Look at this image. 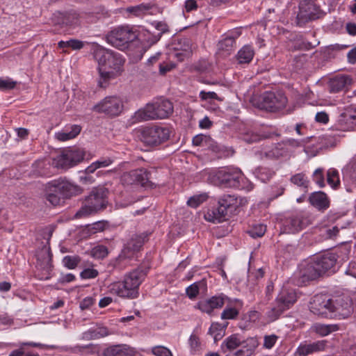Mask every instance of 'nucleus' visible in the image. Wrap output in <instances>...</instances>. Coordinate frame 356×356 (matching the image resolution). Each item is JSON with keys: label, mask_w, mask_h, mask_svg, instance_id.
Here are the masks:
<instances>
[{"label": "nucleus", "mask_w": 356, "mask_h": 356, "mask_svg": "<svg viewBox=\"0 0 356 356\" xmlns=\"http://www.w3.org/2000/svg\"><path fill=\"white\" fill-rule=\"evenodd\" d=\"M38 265H40L41 268L49 269L51 262V255L47 250H42L37 254Z\"/></svg>", "instance_id": "e433bc0d"}, {"label": "nucleus", "mask_w": 356, "mask_h": 356, "mask_svg": "<svg viewBox=\"0 0 356 356\" xmlns=\"http://www.w3.org/2000/svg\"><path fill=\"white\" fill-rule=\"evenodd\" d=\"M85 156L83 149L73 147L65 149L54 159V164L63 169L71 168L81 162Z\"/></svg>", "instance_id": "9d476101"}, {"label": "nucleus", "mask_w": 356, "mask_h": 356, "mask_svg": "<svg viewBox=\"0 0 356 356\" xmlns=\"http://www.w3.org/2000/svg\"><path fill=\"white\" fill-rule=\"evenodd\" d=\"M242 172L238 168H225L209 173L208 180L213 185L236 188L240 185Z\"/></svg>", "instance_id": "39448f33"}, {"label": "nucleus", "mask_w": 356, "mask_h": 356, "mask_svg": "<svg viewBox=\"0 0 356 356\" xmlns=\"http://www.w3.org/2000/svg\"><path fill=\"white\" fill-rule=\"evenodd\" d=\"M254 348V344L250 348L243 346L241 349L235 351L234 353H228L226 356H250L253 353Z\"/></svg>", "instance_id": "864d4df0"}, {"label": "nucleus", "mask_w": 356, "mask_h": 356, "mask_svg": "<svg viewBox=\"0 0 356 356\" xmlns=\"http://www.w3.org/2000/svg\"><path fill=\"white\" fill-rule=\"evenodd\" d=\"M138 38L137 33L129 26H122L111 31L107 35L108 42L120 49L128 47L130 42H134Z\"/></svg>", "instance_id": "1a4fd4ad"}, {"label": "nucleus", "mask_w": 356, "mask_h": 356, "mask_svg": "<svg viewBox=\"0 0 356 356\" xmlns=\"http://www.w3.org/2000/svg\"><path fill=\"white\" fill-rule=\"evenodd\" d=\"M174 111L171 102L168 99H159L152 104H148L143 109L138 110L134 114L138 121H147L168 118Z\"/></svg>", "instance_id": "20e7f679"}, {"label": "nucleus", "mask_w": 356, "mask_h": 356, "mask_svg": "<svg viewBox=\"0 0 356 356\" xmlns=\"http://www.w3.org/2000/svg\"><path fill=\"white\" fill-rule=\"evenodd\" d=\"M108 329L105 327H98L94 330H89L85 334L86 337L90 339H99L108 335Z\"/></svg>", "instance_id": "79ce46f5"}, {"label": "nucleus", "mask_w": 356, "mask_h": 356, "mask_svg": "<svg viewBox=\"0 0 356 356\" xmlns=\"http://www.w3.org/2000/svg\"><path fill=\"white\" fill-rule=\"evenodd\" d=\"M315 6L311 0H303L300 3L297 19L299 22L312 20L315 18Z\"/></svg>", "instance_id": "412c9836"}, {"label": "nucleus", "mask_w": 356, "mask_h": 356, "mask_svg": "<svg viewBox=\"0 0 356 356\" xmlns=\"http://www.w3.org/2000/svg\"><path fill=\"white\" fill-rule=\"evenodd\" d=\"M58 45L60 49L71 48L73 50H79L84 47V42L79 40L72 39L67 41H60Z\"/></svg>", "instance_id": "58836bf2"}, {"label": "nucleus", "mask_w": 356, "mask_h": 356, "mask_svg": "<svg viewBox=\"0 0 356 356\" xmlns=\"http://www.w3.org/2000/svg\"><path fill=\"white\" fill-rule=\"evenodd\" d=\"M337 330L338 326L337 325L315 323L312 327V330L321 337L327 336Z\"/></svg>", "instance_id": "c9c22d12"}, {"label": "nucleus", "mask_w": 356, "mask_h": 356, "mask_svg": "<svg viewBox=\"0 0 356 356\" xmlns=\"http://www.w3.org/2000/svg\"><path fill=\"white\" fill-rule=\"evenodd\" d=\"M313 177H314V181L316 182V184L320 187H323L325 186L324 177H323L322 169H321V168L316 169L314 172Z\"/></svg>", "instance_id": "680f3d73"}, {"label": "nucleus", "mask_w": 356, "mask_h": 356, "mask_svg": "<svg viewBox=\"0 0 356 356\" xmlns=\"http://www.w3.org/2000/svg\"><path fill=\"white\" fill-rule=\"evenodd\" d=\"M99 272L97 270L94 268H86L84 269L80 274L82 279H92L97 277Z\"/></svg>", "instance_id": "4d7b16f0"}, {"label": "nucleus", "mask_w": 356, "mask_h": 356, "mask_svg": "<svg viewBox=\"0 0 356 356\" xmlns=\"http://www.w3.org/2000/svg\"><path fill=\"white\" fill-rule=\"evenodd\" d=\"M196 307L201 310L202 312L211 314L212 310V306H211L208 300L200 301Z\"/></svg>", "instance_id": "052dcab7"}, {"label": "nucleus", "mask_w": 356, "mask_h": 356, "mask_svg": "<svg viewBox=\"0 0 356 356\" xmlns=\"http://www.w3.org/2000/svg\"><path fill=\"white\" fill-rule=\"evenodd\" d=\"M326 340H320L311 343H301L296 351V356H307L308 355L323 351L327 345Z\"/></svg>", "instance_id": "f3484780"}, {"label": "nucleus", "mask_w": 356, "mask_h": 356, "mask_svg": "<svg viewBox=\"0 0 356 356\" xmlns=\"http://www.w3.org/2000/svg\"><path fill=\"white\" fill-rule=\"evenodd\" d=\"M352 79L348 75H337L329 81L331 92H339L348 88L352 84Z\"/></svg>", "instance_id": "aec40b11"}, {"label": "nucleus", "mask_w": 356, "mask_h": 356, "mask_svg": "<svg viewBox=\"0 0 356 356\" xmlns=\"http://www.w3.org/2000/svg\"><path fill=\"white\" fill-rule=\"evenodd\" d=\"M321 275V270L314 260L307 263L300 270V276L302 278V282L314 280Z\"/></svg>", "instance_id": "6ab92c4d"}, {"label": "nucleus", "mask_w": 356, "mask_h": 356, "mask_svg": "<svg viewBox=\"0 0 356 356\" xmlns=\"http://www.w3.org/2000/svg\"><path fill=\"white\" fill-rule=\"evenodd\" d=\"M278 339L275 334L265 335L264 337V347L266 349H270L275 345Z\"/></svg>", "instance_id": "5fc2aeb1"}, {"label": "nucleus", "mask_w": 356, "mask_h": 356, "mask_svg": "<svg viewBox=\"0 0 356 356\" xmlns=\"http://www.w3.org/2000/svg\"><path fill=\"white\" fill-rule=\"evenodd\" d=\"M176 47L179 52L175 56L180 60H184L186 58H188L192 54V42L188 38H184L179 40Z\"/></svg>", "instance_id": "bb28decb"}, {"label": "nucleus", "mask_w": 356, "mask_h": 356, "mask_svg": "<svg viewBox=\"0 0 356 356\" xmlns=\"http://www.w3.org/2000/svg\"><path fill=\"white\" fill-rule=\"evenodd\" d=\"M147 273L141 268H136L124 276L122 281L111 283L109 291L111 294L124 298L134 299L138 296L139 286L146 277Z\"/></svg>", "instance_id": "f03ea898"}, {"label": "nucleus", "mask_w": 356, "mask_h": 356, "mask_svg": "<svg viewBox=\"0 0 356 356\" xmlns=\"http://www.w3.org/2000/svg\"><path fill=\"white\" fill-rule=\"evenodd\" d=\"M309 224L307 217L301 215L292 216L286 220L284 222V232L296 233L305 228Z\"/></svg>", "instance_id": "dca6fc26"}, {"label": "nucleus", "mask_w": 356, "mask_h": 356, "mask_svg": "<svg viewBox=\"0 0 356 356\" xmlns=\"http://www.w3.org/2000/svg\"><path fill=\"white\" fill-rule=\"evenodd\" d=\"M19 348L13 350L9 356H39L36 353L28 350V347L43 348L44 346L40 343L22 342L19 343Z\"/></svg>", "instance_id": "393cba45"}, {"label": "nucleus", "mask_w": 356, "mask_h": 356, "mask_svg": "<svg viewBox=\"0 0 356 356\" xmlns=\"http://www.w3.org/2000/svg\"><path fill=\"white\" fill-rule=\"evenodd\" d=\"M94 12H83L78 13L74 10L66 13L63 18V24L68 26H76L80 24L82 19H88L89 17L93 16Z\"/></svg>", "instance_id": "4be33fe9"}, {"label": "nucleus", "mask_w": 356, "mask_h": 356, "mask_svg": "<svg viewBox=\"0 0 356 356\" xmlns=\"http://www.w3.org/2000/svg\"><path fill=\"white\" fill-rule=\"evenodd\" d=\"M108 254V248L103 245H98L94 247L90 252L91 256L98 259H102L105 258Z\"/></svg>", "instance_id": "a18cd8bd"}, {"label": "nucleus", "mask_w": 356, "mask_h": 356, "mask_svg": "<svg viewBox=\"0 0 356 356\" xmlns=\"http://www.w3.org/2000/svg\"><path fill=\"white\" fill-rule=\"evenodd\" d=\"M341 129L348 131L356 125V111L347 110L342 113L338 120Z\"/></svg>", "instance_id": "b1692460"}, {"label": "nucleus", "mask_w": 356, "mask_h": 356, "mask_svg": "<svg viewBox=\"0 0 356 356\" xmlns=\"http://www.w3.org/2000/svg\"><path fill=\"white\" fill-rule=\"evenodd\" d=\"M252 103L260 109L276 111L286 106L287 98L282 93L266 91L259 97H254Z\"/></svg>", "instance_id": "0eeeda50"}, {"label": "nucleus", "mask_w": 356, "mask_h": 356, "mask_svg": "<svg viewBox=\"0 0 356 356\" xmlns=\"http://www.w3.org/2000/svg\"><path fill=\"white\" fill-rule=\"evenodd\" d=\"M286 153L283 144H277L269 150L261 152V154L266 159H278L284 156Z\"/></svg>", "instance_id": "473e14b6"}, {"label": "nucleus", "mask_w": 356, "mask_h": 356, "mask_svg": "<svg viewBox=\"0 0 356 356\" xmlns=\"http://www.w3.org/2000/svg\"><path fill=\"white\" fill-rule=\"evenodd\" d=\"M331 313L343 318H347L353 312L352 301L347 296H339L331 298Z\"/></svg>", "instance_id": "4468645a"}, {"label": "nucleus", "mask_w": 356, "mask_h": 356, "mask_svg": "<svg viewBox=\"0 0 356 356\" xmlns=\"http://www.w3.org/2000/svg\"><path fill=\"white\" fill-rule=\"evenodd\" d=\"M81 193L80 186L64 179L48 182L44 188V197L54 206L60 204L62 200L70 198Z\"/></svg>", "instance_id": "7ed1b4c3"}, {"label": "nucleus", "mask_w": 356, "mask_h": 356, "mask_svg": "<svg viewBox=\"0 0 356 356\" xmlns=\"http://www.w3.org/2000/svg\"><path fill=\"white\" fill-rule=\"evenodd\" d=\"M254 55L253 49L249 45H245L238 51L237 60L239 63H249L252 60Z\"/></svg>", "instance_id": "72a5a7b5"}, {"label": "nucleus", "mask_w": 356, "mask_h": 356, "mask_svg": "<svg viewBox=\"0 0 356 356\" xmlns=\"http://www.w3.org/2000/svg\"><path fill=\"white\" fill-rule=\"evenodd\" d=\"M148 235L147 233H143L140 235H133L122 250L117 258V262L121 263L125 259H132L135 254L140 250L145 241L147 240Z\"/></svg>", "instance_id": "f8f14e48"}, {"label": "nucleus", "mask_w": 356, "mask_h": 356, "mask_svg": "<svg viewBox=\"0 0 356 356\" xmlns=\"http://www.w3.org/2000/svg\"><path fill=\"white\" fill-rule=\"evenodd\" d=\"M206 286L207 284L204 280L195 282L186 289V294L191 299H193L197 296L200 289H205Z\"/></svg>", "instance_id": "a19ab883"}, {"label": "nucleus", "mask_w": 356, "mask_h": 356, "mask_svg": "<svg viewBox=\"0 0 356 356\" xmlns=\"http://www.w3.org/2000/svg\"><path fill=\"white\" fill-rule=\"evenodd\" d=\"M139 140L147 146L154 147L169 140L170 131L159 126L144 127L138 130Z\"/></svg>", "instance_id": "423d86ee"}, {"label": "nucleus", "mask_w": 356, "mask_h": 356, "mask_svg": "<svg viewBox=\"0 0 356 356\" xmlns=\"http://www.w3.org/2000/svg\"><path fill=\"white\" fill-rule=\"evenodd\" d=\"M314 260L321 270V275H323L335 266L337 257L334 253H326L315 258Z\"/></svg>", "instance_id": "5701e85b"}, {"label": "nucleus", "mask_w": 356, "mask_h": 356, "mask_svg": "<svg viewBox=\"0 0 356 356\" xmlns=\"http://www.w3.org/2000/svg\"><path fill=\"white\" fill-rule=\"evenodd\" d=\"M297 300V294L294 290H282L276 299L286 309H289Z\"/></svg>", "instance_id": "a878e982"}, {"label": "nucleus", "mask_w": 356, "mask_h": 356, "mask_svg": "<svg viewBox=\"0 0 356 356\" xmlns=\"http://www.w3.org/2000/svg\"><path fill=\"white\" fill-rule=\"evenodd\" d=\"M16 84V81H12L10 79H0V90H5L13 89L15 87Z\"/></svg>", "instance_id": "13d9d810"}, {"label": "nucleus", "mask_w": 356, "mask_h": 356, "mask_svg": "<svg viewBox=\"0 0 356 356\" xmlns=\"http://www.w3.org/2000/svg\"><path fill=\"white\" fill-rule=\"evenodd\" d=\"M106 223L104 221H98L86 227V229L89 234H95L99 232H102L105 229Z\"/></svg>", "instance_id": "3c124183"}, {"label": "nucleus", "mask_w": 356, "mask_h": 356, "mask_svg": "<svg viewBox=\"0 0 356 356\" xmlns=\"http://www.w3.org/2000/svg\"><path fill=\"white\" fill-rule=\"evenodd\" d=\"M209 137L206 135L199 134L193 137V144L195 146L202 145L204 143H207L209 140Z\"/></svg>", "instance_id": "0e129e2a"}, {"label": "nucleus", "mask_w": 356, "mask_h": 356, "mask_svg": "<svg viewBox=\"0 0 356 356\" xmlns=\"http://www.w3.org/2000/svg\"><path fill=\"white\" fill-rule=\"evenodd\" d=\"M315 120L318 122L327 123L329 120L328 115L325 112H318L316 113Z\"/></svg>", "instance_id": "774afa93"}, {"label": "nucleus", "mask_w": 356, "mask_h": 356, "mask_svg": "<svg viewBox=\"0 0 356 356\" xmlns=\"http://www.w3.org/2000/svg\"><path fill=\"white\" fill-rule=\"evenodd\" d=\"M93 56L98 63V86L105 88L111 79L122 73L125 60L120 54L102 47H98L94 50Z\"/></svg>", "instance_id": "f257e3e1"}, {"label": "nucleus", "mask_w": 356, "mask_h": 356, "mask_svg": "<svg viewBox=\"0 0 356 356\" xmlns=\"http://www.w3.org/2000/svg\"><path fill=\"white\" fill-rule=\"evenodd\" d=\"M266 231V227L263 224H257L253 225L248 231V233L252 238L261 237L264 235Z\"/></svg>", "instance_id": "09e8293b"}, {"label": "nucleus", "mask_w": 356, "mask_h": 356, "mask_svg": "<svg viewBox=\"0 0 356 356\" xmlns=\"http://www.w3.org/2000/svg\"><path fill=\"white\" fill-rule=\"evenodd\" d=\"M235 45V39L232 37H227L219 42L218 53L222 56H227L234 51Z\"/></svg>", "instance_id": "c85d7f7f"}, {"label": "nucleus", "mask_w": 356, "mask_h": 356, "mask_svg": "<svg viewBox=\"0 0 356 356\" xmlns=\"http://www.w3.org/2000/svg\"><path fill=\"white\" fill-rule=\"evenodd\" d=\"M285 310L286 309L282 305L276 302V305L267 312V316L270 321H275Z\"/></svg>", "instance_id": "49530a36"}, {"label": "nucleus", "mask_w": 356, "mask_h": 356, "mask_svg": "<svg viewBox=\"0 0 356 356\" xmlns=\"http://www.w3.org/2000/svg\"><path fill=\"white\" fill-rule=\"evenodd\" d=\"M105 196L104 188L94 189L86 198L85 205L76 212V217L81 218L104 209L106 205Z\"/></svg>", "instance_id": "6e6552de"}, {"label": "nucleus", "mask_w": 356, "mask_h": 356, "mask_svg": "<svg viewBox=\"0 0 356 356\" xmlns=\"http://www.w3.org/2000/svg\"><path fill=\"white\" fill-rule=\"evenodd\" d=\"M114 160L111 157H101L95 163L98 168H106L113 163Z\"/></svg>", "instance_id": "e2e57ef3"}, {"label": "nucleus", "mask_w": 356, "mask_h": 356, "mask_svg": "<svg viewBox=\"0 0 356 356\" xmlns=\"http://www.w3.org/2000/svg\"><path fill=\"white\" fill-rule=\"evenodd\" d=\"M243 341L236 334H233L227 338L222 343L221 348L224 353H232L236 348L242 345Z\"/></svg>", "instance_id": "2f4dec72"}, {"label": "nucleus", "mask_w": 356, "mask_h": 356, "mask_svg": "<svg viewBox=\"0 0 356 356\" xmlns=\"http://www.w3.org/2000/svg\"><path fill=\"white\" fill-rule=\"evenodd\" d=\"M309 201L312 205L319 210L326 209L330 205L326 194L321 191L312 193L309 197Z\"/></svg>", "instance_id": "cd10ccee"}, {"label": "nucleus", "mask_w": 356, "mask_h": 356, "mask_svg": "<svg viewBox=\"0 0 356 356\" xmlns=\"http://www.w3.org/2000/svg\"><path fill=\"white\" fill-rule=\"evenodd\" d=\"M218 204L225 207L228 211L232 207H237V198L231 195H223L218 200Z\"/></svg>", "instance_id": "ea45409f"}, {"label": "nucleus", "mask_w": 356, "mask_h": 356, "mask_svg": "<svg viewBox=\"0 0 356 356\" xmlns=\"http://www.w3.org/2000/svg\"><path fill=\"white\" fill-rule=\"evenodd\" d=\"M208 300L211 306H212V310L221 308L224 305V298L220 296H213Z\"/></svg>", "instance_id": "bf43d9fd"}, {"label": "nucleus", "mask_w": 356, "mask_h": 356, "mask_svg": "<svg viewBox=\"0 0 356 356\" xmlns=\"http://www.w3.org/2000/svg\"><path fill=\"white\" fill-rule=\"evenodd\" d=\"M200 97L202 100H208V99H218V96L214 92H205L204 90L200 92Z\"/></svg>", "instance_id": "338daca9"}, {"label": "nucleus", "mask_w": 356, "mask_h": 356, "mask_svg": "<svg viewBox=\"0 0 356 356\" xmlns=\"http://www.w3.org/2000/svg\"><path fill=\"white\" fill-rule=\"evenodd\" d=\"M81 130L79 125H72L69 129H65L56 134V138L60 141H66L74 138Z\"/></svg>", "instance_id": "c756f323"}, {"label": "nucleus", "mask_w": 356, "mask_h": 356, "mask_svg": "<svg viewBox=\"0 0 356 356\" xmlns=\"http://www.w3.org/2000/svg\"><path fill=\"white\" fill-rule=\"evenodd\" d=\"M81 259L79 256H65L63 259V265L69 269H74L80 263Z\"/></svg>", "instance_id": "8fccbe9b"}, {"label": "nucleus", "mask_w": 356, "mask_h": 356, "mask_svg": "<svg viewBox=\"0 0 356 356\" xmlns=\"http://www.w3.org/2000/svg\"><path fill=\"white\" fill-rule=\"evenodd\" d=\"M291 181L297 186L304 189H307L309 185V181L303 173H298L293 175L291 177Z\"/></svg>", "instance_id": "37998d69"}, {"label": "nucleus", "mask_w": 356, "mask_h": 356, "mask_svg": "<svg viewBox=\"0 0 356 356\" xmlns=\"http://www.w3.org/2000/svg\"><path fill=\"white\" fill-rule=\"evenodd\" d=\"M134 348L127 344L112 345L104 349L103 356H134Z\"/></svg>", "instance_id": "a211bd4d"}, {"label": "nucleus", "mask_w": 356, "mask_h": 356, "mask_svg": "<svg viewBox=\"0 0 356 356\" xmlns=\"http://www.w3.org/2000/svg\"><path fill=\"white\" fill-rule=\"evenodd\" d=\"M257 176L262 181H268L274 175V172L266 168H259L257 169Z\"/></svg>", "instance_id": "603ef678"}, {"label": "nucleus", "mask_w": 356, "mask_h": 356, "mask_svg": "<svg viewBox=\"0 0 356 356\" xmlns=\"http://www.w3.org/2000/svg\"><path fill=\"white\" fill-rule=\"evenodd\" d=\"M152 352L156 356H172L171 351L164 346H156Z\"/></svg>", "instance_id": "6e6d98bb"}, {"label": "nucleus", "mask_w": 356, "mask_h": 356, "mask_svg": "<svg viewBox=\"0 0 356 356\" xmlns=\"http://www.w3.org/2000/svg\"><path fill=\"white\" fill-rule=\"evenodd\" d=\"M331 298L325 295H316L310 302V311L316 315L327 316L331 313Z\"/></svg>", "instance_id": "2eb2a0df"}, {"label": "nucleus", "mask_w": 356, "mask_h": 356, "mask_svg": "<svg viewBox=\"0 0 356 356\" xmlns=\"http://www.w3.org/2000/svg\"><path fill=\"white\" fill-rule=\"evenodd\" d=\"M243 302L235 300L234 307H227L221 314L222 319H234L238 315V310L242 307Z\"/></svg>", "instance_id": "f704fd0d"}, {"label": "nucleus", "mask_w": 356, "mask_h": 356, "mask_svg": "<svg viewBox=\"0 0 356 356\" xmlns=\"http://www.w3.org/2000/svg\"><path fill=\"white\" fill-rule=\"evenodd\" d=\"M189 344L193 350H197L200 347V341L199 337L195 334H192L189 339Z\"/></svg>", "instance_id": "69168bd1"}, {"label": "nucleus", "mask_w": 356, "mask_h": 356, "mask_svg": "<svg viewBox=\"0 0 356 356\" xmlns=\"http://www.w3.org/2000/svg\"><path fill=\"white\" fill-rule=\"evenodd\" d=\"M227 213V209L218 204L216 209L210 210L207 213L206 218L210 221L220 222L224 220Z\"/></svg>", "instance_id": "7c9ffc66"}, {"label": "nucleus", "mask_w": 356, "mask_h": 356, "mask_svg": "<svg viewBox=\"0 0 356 356\" xmlns=\"http://www.w3.org/2000/svg\"><path fill=\"white\" fill-rule=\"evenodd\" d=\"M150 179V173L143 168L125 172L122 177V181L124 184H138L142 186H152Z\"/></svg>", "instance_id": "ddd939ff"}, {"label": "nucleus", "mask_w": 356, "mask_h": 356, "mask_svg": "<svg viewBox=\"0 0 356 356\" xmlns=\"http://www.w3.org/2000/svg\"><path fill=\"white\" fill-rule=\"evenodd\" d=\"M209 196L207 193H203L199 195H193V197H191L188 201L187 204L193 208H197L198 206H200L202 203L207 201Z\"/></svg>", "instance_id": "c03bdc74"}, {"label": "nucleus", "mask_w": 356, "mask_h": 356, "mask_svg": "<svg viewBox=\"0 0 356 356\" xmlns=\"http://www.w3.org/2000/svg\"><path fill=\"white\" fill-rule=\"evenodd\" d=\"M225 327L226 325H222L219 323H213L209 328V333L213 337L214 341H217L222 337Z\"/></svg>", "instance_id": "4c0bfd02"}, {"label": "nucleus", "mask_w": 356, "mask_h": 356, "mask_svg": "<svg viewBox=\"0 0 356 356\" xmlns=\"http://www.w3.org/2000/svg\"><path fill=\"white\" fill-rule=\"evenodd\" d=\"M327 181L334 188L339 185L340 181L337 170L333 168L328 170L327 173Z\"/></svg>", "instance_id": "de8ad7c7"}, {"label": "nucleus", "mask_w": 356, "mask_h": 356, "mask_svg": "<svg viewBox=\"0 0 356 356\" xmlns=\"http://www.w3.org/2000/svg\"><path fill=\"white\" fill-rule=\"evenodd\" d=\"M123 107V102L120 97L109 96L95 105L93 111L99 113H104L111 117H115L121 113Z\"/></svg>", "instance_id": "9b49d317"}]
</instances>
